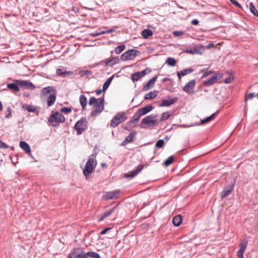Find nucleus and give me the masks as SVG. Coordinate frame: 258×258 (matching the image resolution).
Listing matches in <instances>:
<instances>
[{
	"mask_svg": "<svg viewBox=\"0 0 258 258\" xmlns=\"http://www.w3.org/2000/svg\"><path fill=\"white\" fill-rule=\"evenodd\" d=\"M118 61V59L116 57L112 58H108L105 60V63L107 65L112 66L117 63Z\"/></svg>",
	"mask_w": 258,
	"mask_h": 258,
	"instance_id": "obj_25",
	"label": "nucleus"
},
{
	"mask_svg": "<svg viewBox=\"0 0 258 258\" xmlns=\"http://www.w3.org/2000/svg\"><path fill=\"white\" fill-rule=\"evenodd\" d=\"M74 258H87V253L82 250L80 253L78 254L76 253Z\"/></svg>",
	"mask_w": 258,
	"mask_h": 258,
	"instance_id": "obj_39",
	"label": "nucleus"
},
{
	"mask_svg": "<svg viewBox=\"0 0 258 258\" xmlns=\"http://www.w3.org/2000/svg\"><path fill=\"white\" fill-rule=\"evenodd\" d=\"M7 87L11 90H12L15 92H18L19 90L18 85L15 83H11L7 85Z\"/></svg>",
	"mask_w": 258,
	"mask_h": 258,
	"instance_id": "obj_33",
	"label": "nucleus"
},
{
	"mask_svg": "<svg viewBox=\"0 0 258 258\" xmlns=\"http://www.w3.org/2000/svg\"><path fill=\"white\" fill-rule=\"evenodd\" d=\"M254 96V93H250L248 95L247 97H245V100H246V99L247 98L251 99L253 98Z\"/></svg>",
	"mask_w": 258,
	"mask_h": 258,
	"instance_id": "obj_53",
	"label": "nucleus"
},
{
	"mask_svg": "<svg viewBox=\"0 0 258 258\" xmlns=\"http://www.w3.org/2000/svg\"><path fill=\"white\" fill-rule=\"evenodd\" d=\"M214 47V44L213 43H209L206 46V48L208 49H210Z\"/></svg>",
	"mask_w": 258,
	"mask_h": 258,
	"instance_id": "obj_56",
	"label": "nucleus"
},
{
	"mask_svg": "<svg viewBox=\"0 0 258 258\" xmlns=\"http://www.w3.org/2000/svg\"><path fill=\"white\" fill-rule=\"evenodd\" d=\"M182 221V219L181 216L180 215L175 216L172 220L173 224L175 226H179L181 224Z\"/></svg>",
	"mask_w": 258,
	"mask_h": 258,
	"instance_id": "obj_22",
	"label": "nucleus"
},
{
	"mask_svg": "<svg viewBox=\"0 0 258 258\" xmlns=\"http://www.w3.org/2000/svg\"><path fill=\"white\" fill-rule=\"evenodd\" d=\"M194 72V70L191 68H187L183 69L179 72H177V75L178 79L180 80L181 76H184L188 75Z\"/></svg>",
	"mask_w": 258,
	"mask_h": 258,
	"instance_id": "obj_18",
	"label": "nucleus"
},
{
	"mask_svg": "<svg viewBox=\"0 0 258 258\" xmlns=\"http://www.w3.org/2000/svg\"><path fill=\"white\" fill-rule=\"evenodd\" d=\"M155 117L156 116L153 115H148L144 117L142 120V124L140 125L141 127L145 128L147 127L155 125L156 122Z\"/></svg>",
	"mask_w": 258,
	"mask_h": 258,
	"instance_id": "obj_6",
	"label": "nucleus"
},
{
	"mask_svg": "<svg viewBox=\"0 0 258 258\" xmlns=\"http://www.w3.org/2000/svg\"><path fill=\"white\" fill-rule=\"evenodd\" d=\"M9 148V146L6 143L0 140V149H7Z\"/></svg>",
	"mask_w": 258,
	"mask_h": 258,
	"instance_id": "obj_47",
	"label": "nucleus"
},
{
	"mask_svg": "<svg viewBox=\"0 0 258 258\" xmlns=\"http://www.w3.org/2000/svg\"><path fill=\"white\" fill-rule=\"evenodd\" d=\"M137 133L135 131H133L126 139L122 142L121 145L124 146L133 142L134 138L136 136Z\"/></svg>",
	"mask_w": 258,
	"mask_h": 258,
	"instance_id": "obj_11",
	"label": "nucleus"
},
{
	"mask_svg": "<svg viewBox=\"0 0 258 258\" xmlns=\"http://www.w3.org/2000/svg\"><path fill=\"white\" fill-rule=\"evenodd\" d=\"M166 63L171 67H174L176 64V60L172 57H168L166 59Z\"/></svg>",
	"mask_w": 258,
	"mask_h": 258,
	"instance_id": "obj_31",
	"label": "nucleus"
},
{
	"mask_svg": "<svg viewBox=\"0 0 258 258\" xmlns=\"http://www.w3.org/2000/svg\"><path fill=\"white\" fill-rule=\"evenodd\" d=\"M53 92H56L54 88L53 87L49 86L44 88L41 90V93L43 96H46L48 94L50 95V94H52Z\"/></svg>",
	"mask_w": 258,
	"mask_h": 258,
	"instance_id": "obj_17",
	"label": "nucleus"
},
{
	"mask_svg": "<svg viewBox=\"0 0 258 258\" xmlns=\"http://www.w3.org/2000/svg\"><path fill=\"white\" fill-rule=\"evenodd\" d=\"M127 119V116L124 112H120L117 113L111 120L110 126L112 127H116L119 123Z\"/></svg>",
	"mask_w": 258,
	"mask_h": 258,
	"instance_id": "obj_4",
	"label": "nucleus"
},
{
	"mask_svg": "<svg viewBox=\"0 0 258 258\" xmlns=\"http://www.w3.org/2000/svg\"><path fill=\"white\" fill-rule=\"evenodd\" d=\"M80 73H82L83 75H91V72L90 71L85 70L80 72Z\"/></svg>",
	"mask_w": 258,
	"mask_h": 258,
	"instance_id": "obj_51",
	"label": "nucleus"
},
{
	"mask_svg": "<svg viewBox=\"0 0 258 258\" xmlns=\"http://www.w3.org/2000/svg\"><path fill=\"white\" fill-rule=\"evenodd\" d=\"M95 159V157L93 155L89 157L83 170V174L85 176H87L93 172L94 168L95 167L94 165Z\"/></svg>",
	"mask_w": 258,
	"mask_h": 258,
	"instance_id": "obj_2",
	"label": "nucleus"
},
{
	"mask_svg": "<svg viewBox=\"0 0 258 258\" xmlns=\"http://www.w3.org/2000/svg\"><path fill=\"white\" fill-rule=\"evenodd\" d=\"M22 108L29 112H34L37 110V107L36 106L26 104H23L22 105Z\"/></svg>",
	"mask_w": 258,
	"mask_h": 258,
	"instance_id": "obj_21",
	"label": "nucleus"
},
{
	"mask_svg": "<svg viewBox=\"0 0 258 258\" xmlns=\"http://www.w3.org/2000/svg\"><path fill=\"white\" fill-rule=\"evenodd\" d=\"M247 244V242L246 241L241 242L240 244V249L239 251L244 252L246 249Z\"/></svg>",
	"mask_w": 258,
	"mask_h": 258,
	"instance_id": "obj_37",
	"label": "nucleus"
},
{
	"mask_svg": "<svg viewBox=\"0 0 258 258\" xmlns=\"http://www.w3.org/2000/svg\"><path fill=\"white\" fill-rule=\"evenodd\" d=\"M114 211V209H110L108 211L105 212L102 216L100 217V218L98 219L99 221H102L104 219L110 216Z\"/></svg>",
	"mask_w": 258,
	"mask_h": 258,
	"instance_id": "obj_26",
	"label": "nucleus"
},
{
	"mask_svg": "<svg viewBox=\"0 0 258 258\" xmlns=\"http://www.w3.org/2000/svg\"><path fill=\"white\" fill-rule=\"evenodd\" d=\"M216 115V113H213L211 116L207 117L201 120V124H204L205 123L208 122L213 119L215 117Z\"/></svg>",
	"mask_w": 258,
	"mask_h": 258,
	"instance_id": "obj_29",
	"label": "nucleus"
},
{
	"mask_svg": "<svg viewBox=\"0 0 258 258\" xmlns=\"http://www.w3.org/2000/svg\"><path fill=\"white\" fill-rule=\"evenodd\" d=\"M28 83V82L26 81H22L21 82V84L22 85H27V84Z\"/></svg>",
	"mask_w": 258,
	"mask_h": 258,
	"instance_id": "obj_58",
	"label": "nucleus"
},
{
	"mask_svg": "<svg viewBox=\"0 0 258 258\" xmlns=\"http://www.w3.org/2000/svg\"><path fill=\"white\" fill-rule=\"evenodd\" d=\"M102 91H103V90H102L101 89H98L96 90V93L97 95H99L100 94H101Z\"/></svg>",
	"mask_w": 258,
	"mask_h": 258,
	"instance_id": "obj_57",
	"label": "nucleus"
},
{
	"mask_svg": "<svg viewBox=\"0 0 258 258\" xmlns=\"http://www.w3.org/2000/svg\"><path fill=\"white\" fill-rule=\"evenodd\" d=\"M144 166L142 165H139L137 169L135 170H133L131 172H129L124 175L125 177H131L133 178L138 174L143 169Z\"/></svg>",
	"mask_w": 258,
	"mask_h": 258,
	"instance_id": "obj_9",
	"label": "nucleus"
},
{
	"mask_svg": "<svg viewBox=\"0 0 258 258\" xmlns=\"http://www.w3.org/2000/svg\"><path fill=\"white\" fill-rule=\"evenodd\" d=\"M196 85V81L195 80H192L188 82L183 87V91L188 93V94H192L194 93V89Z\"/></svg>",
	"mask_w": 258,
	"mask_h": 258,
	"instance_id": "obj_7",
	"label": "nucleus"
},
{
	"mask_svg": "<svg viewBox=\"0 0 258 258\" xmlns=\"http://www.w3.org/2000/svg\"><path fill=\"white\" fill-rule=\"evenodd\" d=\"M177 101V98H168L167 99L162 100L161 103L159 105L160 107L169 106L173 104Z\"/></svg>",
	"mask_w": 258,
	"mask_h": 258,
	"instance_id": "obj_12",
	"label": "nucleus"
},
{
	"mask_svg": "<svg viewBox=\"0 0 258 258\" xmlns=\"http://www.w3.org/2000/svg\"><path fill=\"white\" fill-rule=\"evenodd\" d=\"M78 250H79V249L78 248L73 249L71 252L68 256V258H72L74 256H75V254H76Z\"/></svg>",
	"mask_w": 258,
	"mask_h": 258,
	"instance_id": "obj_45",
	"label": "nucleus"
},
{
	"mask_svg": "<svg viewBox=\"0 0 258 258\" xmlns=\"http://www.w3.org/2000/svg\"><path fill=\"white\" fill-rule=\"evenodd\" d=\"M164 141L163 140H158L155 144V146L157 148H161L164 145Z\"/></svg>",
	"mask_w": 258,
	"mask_h": 258,
	"instance_id": "obj_44",
	"label": "nucleus"
},
{
	"mask_svg": "<svg viewBox=\"0 0 258 258\" xmlns=\"http://www.w3.org/2000/svg\"><path fill=\"white\" fill-rule=\"evenodd\" d=\"M191 23L192 25H197L199 24V21L197 19H194Z\"/></svg>",
	"mask_w": 258,
	"mask_h": 258,
	"instance_id": "obj_55",
	"label": "nucleus"
},
{
	"mask_svg": "<svg viewBox=\"0 0 258 258\" xmlns=\"http://www.w3.org/2000/svg\"><path fill=\"white\" fill-rule=\"evenodd\" d=\"M56 92H53L50 94L47 98V105L51 106L54 104L56 100Z\"/></svg>",
	"mask_w": 258,
	"mask_h": 258,
	"instance_id": "obj_19",
	"label": "nucleus"
},
{
	"mask_svg": "<svg viewBox=\"0 0 258 258\" xmlns=\"http://www.w3.org/2000/svg\"><path fill=\"white\" fill-rule=\"evenodd\" d=\"M141 115H140V114L137 112V113H136L134 116H133V119L132 120L133 121V123H137L140 119V118L141 117Z\"/></svg>",
	"mask_w": 258,
	"mask_h": 258,
	"instance_id": "obj_42",
	"label": "nucleus"
},
{
	"mask_svg": "<svg viewBox=\"0 0 258 258\" xmlns=\"http://www.w3.org/2000/svg\"><path fill=\"white\" fill-rule=\"evenodd\" d=\"M173 160H174L173 157L172 156H171L169 157L166 160H165V161L164 162V165L166 166H168L173 162Z\"/></svg>",
	"mask_w": 258,
	"mask_h": 258,
	"instance_id": "obj_41",
	"label": "nucleus"
},
{
	"mask_svg": "<svg viewBox=\"0 0 258 258\" xmlns=\"http://www.w3.org/2000/svg\"><path fill=\"white\" fill-rule=\"evenodd\" d=\"M125 45H120L119 46H118L115 50V52L116 54H119L122 51H123L125 49Z\"/></svg>",
	"mask_w": 258,
	"mask_h": 258,
	"instance_id": "obj_40",
	"label": "nucleus"
},
{
	"mask_svg": "<svg viewBox=\"0 0 258 258\" xmlns=\"http://www.w3.org/2000/svg\"><path fill=\"white\" fill-rule=\"evenodd\" d=\"M243 253L242 251H238L237 252V256L238 258H243Z\"/></svg>",
	"mask_w": 258,
	"mask_h": 258,
	"instance_id": "obj_50",
	"label": "nucleus"
},
{
	"mask_svg": "<svg viewBox=\"0 0 258 258\" xmlns=\"http://www.w3.org/2000/svg\"><path fill=\"white\" fill-rule=\"evenodd\" d=\"M104 98L103 97L96 99L95 97H92L89 101V105H94L91 115L92 116H96L99 115L104 109Z\"/></svg>",
	"mask_w": 258,
	"mask_h": 258,
	"instance_id": "obj_1",
	"label": "nucleus"
},
{
	"mask_svg": "<svg viewBox=\"0 0 258 258\" xmlns=\"http://www.w3.org/2000/svg\"><path fill=\"white\" fill-rule=\"evenodd\" d=\"M72 111V109L70 107H62L61 109H60V111L62 113H70Z\"/></svg>",
	"mask_w": 258,
	"mask_h": 258,
	"instance_id": "obj_43",
	"label": "nucleus"
},
{
	"mask_svg": "<svg viewBox=\"0 0 258 258\" xmlns=\"http://www.w3.org/2000/svg\"><path fill=\"white\" fill-rule=\"evenodd\" d=\"M79 101L83 110H85L87 105L86 97L84 95H82L80 97Z\"/></svg>",
	"mask_w": 258,
	"mask_h": 258,
	"instance_id": "obj_23",
	"label": "nucleus"
},
{
	"mask_svg": "<svg viewBox=\"0 0 258 258\" xmlns=\"http://www.w3.org/2000/svg\"><path fill=\"white\" fill-rule=\"evenodd\" d=\"M133 123V121H130L128 122H127L125 126H124V128L127 131H130L131 130V128H132V124Z\"/></svg>",
	"mask_w": 258,
	"mask_h": 258,
	"instance_id": "obj_46",
	"label": "nucleus"
},
{
	"mask_svg": "<svg viewBox=\"0 0 258 258\" xmlns=\"http://www.w3.org/2000/svg\"><path fill=\"white\" fill-rule=\"evenodd\" d=\"M157 79V76H155L152 78L151 79L148 81V82L146 83V84L143 87V90L144 91H147L149 90L150 88L153 87L154 83L156 81Z\"/></svg>",
	"mask_w": 258,
	"mask_h": 258,
	"instance_id": "obj_13",
	"label": "nucleus"
},
{
	"mask_svg": "<svg viewBox=\"0 0 258 258\" xmlns=\"http://www.w3.org/2000/svg\"><path fill=\"white\" fill-rule=\"evenodd\" d=\"M249 9L250 12L255 16H258V11L254 6L252 3L249 4Z\"/></svg>",
	"mask_w": 258,
	"mask_h": 258,
	"instance_id": "obj_35",
	"label": "nucleus"
},
{
	"mask_svg": "<svg viewBox=\"0 0 258 258\" xmlns=\"http://www.w3.org/2000/svg\"><path fill=\"white\" fill-rule=\"evenodd\" d=\"M114 78V75L112 76L110 78H108L107 80L105 82L103 86V91H105L107 89L108 87L109 86L111 81H112Z\"/></svg>",
	"mask_w": 258,
	"mask_h": 258,
	"instance_id": "obj_27",
	"label": "nucleus"
},
{
	"mask_svg": "<svg viewBox=\"0 0 258 258\" xmlns=\"http://www.w3.org/2000/svg\"><path fill=\"white\" fill-rule=\"evenodd\" d=\"M85 120L84 119H81L78 121L75 125V128L77 132L78 135L82 134V133L86 128Z\"/></svg>",
	"mask_w": 258,
	"mask_h": 258,
	"instance_id": "obj_8",
	"label": "nucleus"
},
{
	"mask_svg": "<svg viewBox=\"0 0 258 258\" xmlns=\"http://www.w3.org/2000/svg\"><path fill=\"white\" fill-rule=\"evenodd\" d=\"M111 228H106L104 230H103L102 231H101L100 232V234L101 235H104L105 234H106V233Z\"/></svg>",
	"mask_w": 258,
	"mask_h": 258,
	"instance_id": "obj_54",
	"label": "nucleus"
},
{
	"mask_svg": "<svg viewBox=\"0 0 258 258\" xmlns=\"http://www.w3.org/2000/svg\"><path fill=\"white\" fill-rule=\"evenodd\" d=\"M152 31L149 29H145L142 32V35L144 38H147L149 37L152 36Z\"/></svg>",
	"mask_w": 258,
	"mask_h": 258,
	"instance_id": "obj_30",
	"label": "nucleus"
},
{
	"mask_svg": "<svg viewBox=\"0 0 258 258\" xmlns=\"http://www.w3.org/2000/svg\"><path fill=\"white\" fill-rule=\"evenodd\" d=\"M158 92L156 91L150 92L146 94L145 96V99H152L155 98L157 96Z\"/></svg>",
	"mask_w": 258,
	"mask_h": 258,
	"instance_id": "obj_24",
	"label": "nucleus"
},
{
	"mask_svg": "<svg viewBox=\"0 0 258 258\" xmlns=\"http://www.w3.org/2000/svg\"><path fill=\"white\" fill-rule=\"evenodd\" d=\"M114 31V30L113 29H110L106 31V33H110Z\"/></svg>",
	"mask_w": 258,
	"mask_h": 258,
	"instance_id": "obj_59",
	"label": "nucleus"
},
{
	"mask_svg": "<svg viewBox=\"0 0 258 258\" xmlns=\"http://www.w3.org/2000/svg\"><path fill=\"white\" fill-rule=\"evenodd\" d=\"M64 120L65 118L64 116L58 112L51 115L48 119L49 122L53 126H58L60 123L64 122Z\"/></svg>",
	"mask_w": 258,
	"mask_h": 258,
	"instance_id": "obj_3",
	"label": "nucleus"
},
{
	"mask_svg": "<svg viewBox=\"0 0 258 258\" xmlns=\"http://www.w3.org/2000/svg\"><path fill=\"white\" fill-rule=\"evenodd\" d=\"M170 113L168 111L163 112L162 114L161 117L160 118V121H163L167 120L170 117Z\"/></svg>",
	"mask_w": 258,
	"mask_h": 258,
	"instance_id": "obj_36",
	"label": "nucleus"
},
{
	"mask_svg": "<svg viewBox=\"0 0 258 258\" xmlns=\"http://www.w3.org/2000/svg\"><path fill=\"white\" fill-rule=\"evenodd\" d=\"M183 34V32L180 31H175L173 32V34L174 36L178 37L182 35Z\"/></svg>",
	"mask_w": 258,
	"mask_h": 258,
	"instance_id": "obj_49",
	"label": "nucleus"
},
{
	"mask_svg": "<svg viewBox=\"0 0 258 258\" xmlns=\"http://www.w3.org/2000/svg\"><path fill=\"white\" fill-rule=\"evenodd\" d=\"M201 48V47L200 46H195L194 47V48H193L192 49H187L186 50H184L183 52L191 54H202V52L201 51V50H200Z\"/></svg>",
	"mask_w": 258,
	"mask_h": 258,
	"instance_id": "obj_16",
	"label": "nucleus"
},
{
	"mask_svg": "<svg viewBox=\"0 0 258 258\" xmlns=\"http://www.w3.org/2000/svg\"><path fill=\"white\" fill-rule=\"evenodd\" d=\"M87 258L88 257H91L93 258H101L99 254L94 252H87Z\"/></svg>",
	"mask_w": 258,
	"mask_h": 258,
	"instance_id": "obj_38",
	"label": "nucleus"
},
{
	"mask_svg": "<svg viewBox=\"0 0 258 258\" xmlns=\"http://www.w3.org/2000/svg\"><path fill=\"white\" fill-rule=\"evenodd\" d=\"M140 54V52L136 49H131L122 53L120 59L123 61L133 60L135 57Z\"/></svg>",
	"mask_w": 258,
	"mask_h": 258,
	"instance_id": "obj_5",
	"label": "nucleus"
},
{
	"mask_svg": "<svg viewBox=\"0 0 258 258\" xmlns=\"http://www.w3.org/2000/svg\"><path fill=\"white\" fill-rule=\"evenodd\" d=\"M119 195V191L118 190H113L106 192L104 195V198L105 200H109L114 198H116Z\"/></svg>",
	"mask_w": 258,
	"mask_h": 258,
	"instance_id": "obj_14",
	"label": "nucleus"
},
{
	"mask_svg": "<svg viewBox=\"0 0 258 258\" xmlns=\"http://www.w3.org/2000/svg\"><path fill=\"white\" fill-rule=\"evenodd\" d=\"M170 80V79H169V78H164V79H163V82H166V81H168V80Z\"/></svg>",
	"mask_w": 258,
	"mask_h": 258,
	"instance_id": "obj_63",
	"label": "nucleus"
},
{
	"mask_svg": "<svg viewBox=\"0 0 258 258\" xmlns=\"http://www.w3.org/2000/svg\"><path fill=\"white\" fill-rule=\"evenodd\" d=\"M233 79V78L232 77H228L227 78H226L225 80V83H230V82H231L232 80Z\"/></svg>",
	"mask_w": 258,
	"mask_h": 258,
	"instance_id": "obj_52",
	"label": "nucleus"
},
{
	"mask_svg": "<svg viewBox=\"0 0 258 258\" xmlns=\"http://www.w3.org/2000/svg\"><path fill=\"white\" fill-rule=\"evenodd\" d=\"M192 125H182V126L184 127H190Z\"/></svg>",
	"mask_w": 258,
	"mask_h": 258,
	"instance_id": "obj_64",
	"label": "nucleus"
},
{
	"mask_svg": "<svg viewBox=\"0 0 258 258\" xmlns=\"http://www.w3.org/2000/svg\"><path fill=\"white\" fill-rule=\"evenodd\" d=\"M20 147L25 151L26 153L29 154L31 153V149L29 145L24 141H21L20 142Z\"/></svg>",
	"mask_w": 258,
	"mask_h": 258,
	"instance_id": "obj_20",
	"label": "nucleus"
},
{
	"mask_svg": "<svg viewBox=\"0 0 258 258\" xmlns=\"http://www.w3.org/2000/svg\"><path fill=\"white\" fill-rule=\"evenodd\" d=\"M56 74L59 76H64L66 75H71L73 74V73L72 72L63 71L62 69H58L56 70Z\"/></svg>",
	"mask_w": 258,
	"mask_h": 258,
	"instance_id": "obj_28",
	"label": "nucleus"
},
{
	"mask_svg": "<svg viewBox=\"0 0 258 258\" xmlns=\"http://www.w3.org/2000/svg\"><path fill=\"white\" fill-rule=\"evenodd\" d=\"M11 113H12V112L10 111V113H9L8 114H7L6 115V118H9V117H11Z\"/></svg>",
	"mask_w": 258,
	"mask_h": 258,
	"instance_id": "obj_61",
	"label": "nucleus"
},
{
	"mask_svg": "<svg viewBox=\"0 0 258 258\" xmlns=\"http://www.w3.org/2000/svg\"><path fill=\"white\" fill-rule=\"evenodd\" d=\"M217 80V77L216 76H213L212 78L208 79L204 82V83L206 85H212Z\"/></svg>",
	"mask_w": 258,
	"mask_h": 258,
	"instance_id": "obj_34",
	"label": "nucleus"
},
{
	"mask_svg": "<svg viewBox=\"0 0 258 258\" xmlns=\"http://www.w3.org/2000/svg\"><path fill=\"white\" fill-rule=\"evenodd\" d=\"M146 74V70H143L141 72L135 73L132 75V79L133 82H137L140 79L145 76Z\"/></svg>",
	"mask_w": 258,
	"mask_h": 258,
	"instance_id": "obj_10",
	"label": "nucleus"
},
{
	"mask_svg": "<svg viewBox=\"0 0 258 258\" xmlns=\"http://www.w3.org/2000/svg\"><path fill=\"white\" fill-rule=\"evenodd\" d=\"M232 189V187L227 189H224L221 193V198H224L228 196L231 193Z\"/></svg>",
	"mask_w": 258,
	"mask_h": 258,
	"instance_id": "obj_32",
	"label": "nucleus"
},
{
	"mask_svg": "<svg viewBox=\"0 0 258 258\" xmlns=\"http://www.w3.org/2000/svg\"><path fill=\"white\" fill-rule=\"evenodd\" d=\"M92 36L96 37L97 36H99V32L98 33H94L91 34Z\"/></svg>",
	"mask_w": 258,
	"mask_h": 258,
	"instance_id": "obj_60",
	"label": "nucleus"
},
{
	"mask_svg": "<svg viewBox=\"0 0 258 258\" xmlns=\"http://www.w3.org/2000/svg\"><path fill=\"white\" fill-rule=\"evenodd\" d=\"M106 31H101L100 32H99V35L104 34H106Z\"/></svg>",
	"mask_w": 258,
	"mask_h": 258,
	"instance_id": "obj_62",
	"label": "nucleus"
},
{
	"mask_svg": "<svg viewBox=\"0 0 258 258\" xmlns=\"http://www.w3.org/2000/svg\"><path fill=\"white\" fill-rule=\"evenodd\" d=\"M201 72L204 73L203 75V77H206L208 76V75H209L210 74L212 73V72H211V71H205V70H202Z\"/></svg>",
	"mask_w": 258,
	"mask_h": 258,
	"instance_id": "obj_48",
	"label": "nucleus"
},
{
	"mask_svg": "<svg viewBox=\"0 0 258 258\" xmlns=\"http://www.w3.org/2000/svg\"><path fill=\"white\" fill-rule=\"evenodd\" d=\"M153 107L151 105H147L144 107L141 108L137 111L141 116H143L147 114L148 112L153 110Z\"/></svg>",
	"mask_w": 258,
	"mask_h": 258,
	"instance_id": "obj_15",
	"label": "nucleus"
}]
</instances>
